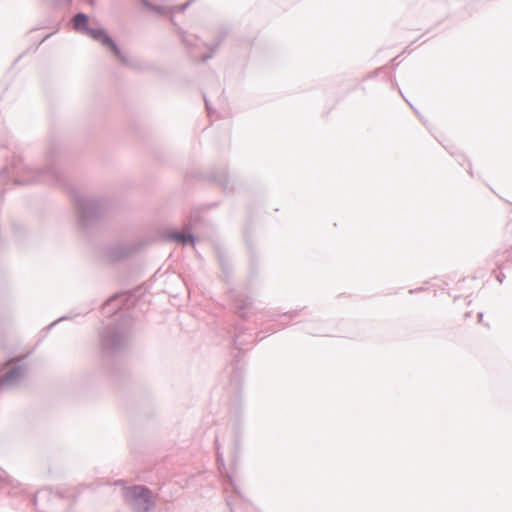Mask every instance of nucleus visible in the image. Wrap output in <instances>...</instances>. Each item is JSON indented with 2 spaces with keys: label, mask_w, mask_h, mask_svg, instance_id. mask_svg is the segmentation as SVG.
Instances as JSON below:
<instances>
[{
  "label": "nucleus",
  "mask_w": 512,
  "mask_h": 512,
  "mask_svg": "<svg viewBox=\"0 0 512 512\" xmlns=\"http://www.w3.org/2000/svg\"><path fill=\"white\" fill-rule=\"evenodd\" d=\"M142 8L158 15V16H166L169 14V9L163 5H156L151 3L149 0H139Z\"/></svg>",
  "instance_id": "nucleus-18"
},
{
  "label": "nucleus",
  "mask_w": 512,
  "mask_h": 512,
  "mask_svg": "<svg viewBox=\"0 0 512 512\" xmlns=\"http://www.w3.org/2000/svg\"><path fill=\"white\" fill-rule=\"evenodd\" d=\"M26 364L21 360L13 365V367L3 376L0 377V392L8 387L16 385L24 376Z\"/></svg>",
  "instance_id": "nucleus-13"
},
{
  "label": "nucleus",
  "mask_w": 512,
  "mask_h": 512,
  "mask_svg": "<svg viewBox=\"0 0 512 512\" xmlns=\"http://www.w3.org/2000/svg\"><path fill=\"white\" fill-rule=\"evenodd\" d=\"M179 36L182 41V43L186 47H192L196 44V36H187L183 30H179Z\"/></svg>",
  "instance_id": "nucleus-21"
},
{
  "label": "nucleus",
  "mask_w": 512,
  "mask_h": 512,
  "mask_svg": "<svg viewBox=\"0 0 512 512\" xmlns=\"http://www.w3.org/2000/svg\"><path fill=\"white\" fill-rule=\"evenodd\" d=\"M124 498L134 512H154L156 502L152 492L145 485H135L124 489Z\"/></svg>",
  "instance_id": "nucleus-7"
},
{
  "label": "nucleus",
  "mask_w": 512,
  "mask_h": 512,
  "mask_svg": "<svg viewBox=\"0 0 512 512\" xmlns=\"http://www.w3.org/2000/svg\"><path fill=\"white\" fill-rule=\"evenodd\" d=\"M54 33H55V32H52V33H49V34L45 35V36L41 39V41L39 42V44H38V45H40V44H42L43 42H45V41H46L49 37H51ZM38 47H39V46H37V47H36V49H37Z\"/></svg>",
  "instance_id": "nucleus-33"
},
{
  "label": "nucleus",
  "mask_w": 512,
  "mask_h": 512,
  "mask_svg": "<svg viewBox=\"0 0 512 512\" xmlns=\"http://www.w3.org/2000/svg\"><path fill=\"white\" fill-rule=\"evenodd\" d=\"M141 249L138 243H116L108 244L103 247V255L110 262H119L127 259L132 254Z\"/></svg>",
  "instance_id": "nucleus-11"
},
{
  "label": "nucleus",
  "mask_w": 512,
  "mask_h": 512,
  "mask_svg": "<svg viewBox=\"0 0 512 512\" xmlns=\"http://www.w3.org/2000/svg\"><path fill=\"white\" fill-rule=\"evenodd\" d=\"M136 305V296L132 292H120L111 295L102 304V313L108 316L117 314L119 311Z\"/></svg>",
  "instance_id": "nucleus-10"
},
{
  "label": "nucleus",
  "mask_w": 512,
  "mask_h": 512,
  "mask_svg": "<svg viewBox=\"0 0 512 512\" xmlns=\"http://www.w3.org/2000/svg\"><path fill=\"white\" fill-rule=\"evenodd\" d=\"M228 300L232 306L234 314L245 320L248 318V312L253 307V300L249 295L243 292L231 289L227 294Z\"/></svg>",
  "instance_id": "nucleus-12"
},
{
  "label": "nucleus",
  "mask_w": 512,
  "mask_h": 512,
  "mask_svg": "<svg viewBox=\"0 0 512 512\" xmlns=\"http://www.w3.org/2000/svg\"><path fill=\"white\" fill-rule=\"evenodd\" d=\"M386 82H389L391 84V87L397 86V83L395 81V76L392 74H389L385 77Z\"/></svg>",
  "instance_id": "nucleus-30"
},
{
  "label": "nucleus",
  "mask_w": 512,
  "mask_h": 512,
  "mask_svg": "<svg viewBox=\"0 0 512 512\" xmlns=\"http://www.w3.org/2000/svg\"><path fill=\"white\" fill-rule=\"evenodd\" d=\"M226 503L229 506L231 512H234V510H233V500L231 498H227L226 499Z\"/></svg>",
  "instance_id": "nucleus-36"
},
{
  "label": "nucleus",
  "mask_w": 512,
  "mask_h": 512,
  "mask_svg": "<svg viewBox=\"0 0 512 512\" xmlns=\"http://www.w3.org/2000/svg\"><path fill=\"white\" fill-rule=\"evenodd\" d=\"M95 304H96L95 300H92L89 303L82 304L79 308H75V309L71 310L68 314L63 315V316L59 317L57 320H55L52 323H50L48 326H46L43 329V331H45L47 333L54 326H56L58 323H60L62 321L72 320V319H74L77 316H85V315H87L88 313H90L91 311L94 310Z\"/></svg>",
  "instance_id": "nucleus-14"
},
{
  "label": "nucleus",
  "mask_w": 512,
  "mask_h": 512,
  "mask_svg": "<svg viewBox=\"0 0 512 512\" xmlns=\"http://www.w3.org/2000/svg\"><path fill=\"white\" fill-rule=\"evenodd\" d=\"M215 444H216V451H217V462H218V464L220 466L224 467V459H223V455L219 452L218 440L217 439L215 440Z\"/></svg>",
  "instance_id": "nucleus-28"
},
{
  "label": "nucleus",
  "mask_w": 512,
  "mask_h": 512,
  "mask_svg": "<svg viewBox=\"0 0 512 512\" xmlns=\"http://www.w3.org/2000/svg\"><path fill=\"white\" fill-rule=\"evenodd\" d=\"M399 90V93L401 94V96L403 97V99L406 101V103L417 113L416 109L413 107V105L404 97V95L402 94V90L400 88H398Z\"/></svg>",
  "instance_id": "nucleus-34"
},
{
  "label": "nucleus",
  "mask_w": 512,
  "mask_h": 512,
  "mask_svg": "<svg viewBox=\"0 0 512 512\" xmlns=\"http://www.w3.org/2000/svg\"><path fill=\"white\" fill-rule=\"evenodd\" d=\"M0 486L8 495L16 496L22 493L20 483L11 477L5 470L0 467Z\"/></svg>",
  "instance_id": "nucleus-15"
},
{
  "label": "nucleus",
  "mask_w": 512,
  "mask_h": 512,
  "mask_svg": "<svg viewBox=\"0 0 512 512\" xmlns=\"http://www.w3.org/2000/svg\"><path fill=\"white\" fill-rule=\"evenodd\" d=\"M444 148L452 157H461L463 160H466V155L458 150L454 145L444 146Z\"/></svg>",
  "instance_id": "nucleus-23"
},
{
  "label": "nucleus",
  "mask_w": 512,
  "mask_h": 512,
  "mask_svg": "<svg viewBox=\"0 0 512 512\" xmlns=\"http://www.w3.org/2000/svg\"><path fill=\"white\" fill-rule=\"evenodd\" d=\"M170 20H171V22H174V16H173V14H171V16H170Z\"/></svg>",
  "instance_id": "nucleus-42"
},
{
  "label": "nucleus",
  "mask_w": 512,
  "mask_h": 512,
  "mask_svg": "<svg viewBox=\"0 0 512 512\" xmlns=\"http://www.w3.org/2000/svg\"><path fill=\"white\" fill-rule=\"evenodd\" d=\"M497 268L500 270L499 272H497L496 270H493V273L495 274V277L497 279V281L502 284L504 279H505V274L502 272V268H503V264H498L497 263Z\"/></svg>",
  "instance_id": "nucleus-25"
},
{
  "label": "nucleus",
  "mask_w": 512,
  "mask_h": 512,
  "mask_svg": "<svg viewBox=\"0 0 512 512\" xmlns=\"http://www.w3.org/2000/svg\"><path fill=\"white\" fill-rule=\"evenodd\" d=\"M216 257L221 268L222 273L224 274L225 280L229 282L232 279L233 275V265L231 260L227 254V252L222 249L220 246L215 247Z\"/></svg>",
  "instance_id": "nucleus-16"
},
{
  "label": "nucleus",
  "mask_w": 512,
  "mask_h": 512,
  "mask_svg": "<svg viewBox=\"0 0 512 512\" xmlns=\"http://www.w3.org/2000/svg\"><path fill=\"white\" fill-rule=\"evenodd\" d=\"M219 335L230 339L231 361L226 370L230 374L231 383L239 385L244 373V347L254 342L253 331L243 321L235 320L228 328H222Z\"/></svg>",
  "instance_id": "nucleus-2"
},
{
  "label": "nucleus",
  "mask_w": 512,
  "mask_h": 512,
  "mask_svg": "<svg viewBox=\"0 0 512 512\" xmlns=\"http://www.w3.org/2000/svg\"><path fill=\"white\" fill-rule=\"evenodd\" d=\"M0 147L7 148L8 145H7V143H0Z\"/></svg>",
  "instance_id": "nucleus-39"
},
{
  "label": "nucleus",
  "mask_w": 512,
  "mask_h": 512,
  "mask_svg": "<svg viewBox=\"0 0 512 512\" xmlns=\"http://www.w3.org/2000/svg\"><path fill=\"white\" fill-rule=\"evenodd\" d=\"M201 212L202 208H196L190 213L187 221H185L183 224V229L187 231L186 233H182L174 227H167L163 230L162 237L168 242L182 244L184 246L195 245L197 237L191 231L197 228V226L201 223Z\"/></svg>",
  "instance_id": "nucleus-5"
},
{
  "label": "nucleus",
  "mask_w": 512,
  "mask_h": 512,
  "mask_svg": "<svg viewBox=\"0 0 512 512\" xmlns=\"http://www.w3.org/2000/svg\"><path fill=\"white\" fill-rule=\"evenodd\" d=\"M325 321L305 322L301 331L312 336L325 337L331 336L330 331L325 327Z\"/></svg>",
  "instance_id": "nucleus-17"
},
{
  "label": "nucleus",
  "mask_w": 512,
  "mask_h": 512,
  "mask_svg": "<svg viewBox=\"0 0 512 512\" xmlns=\"http://www.w3.org/2000/svg\"><path fill=\"white\" fill-rule=\"evenodd\" d=\"M477 317H478V321H479V322H482V319H483V312H479V313L477 314Z\"/></svg>",
  "instance_id": "nucleus-38"
},
{
  "label": "nucleus",
  "mask_w": 512,
  "mask_h": 512,
  "mask_svg": "<svg viewBox=\"0 0 512 512\" xmlns=\"http://www.w3.org/2000/svg\"><path fill=\"white\" fill-rule=\"evenodd\" d=\"M357 87H358V85H354V86L350 89V91L355 90Z\"/></svg>",
  "instance_id": "nucleus-41"
},
{
  "label": "nucleus",
  "mask_w": 512,
  "mask_h": 512,
  "mask_svg": "<svg viewBox=\"0 0 512 512\" xmlns=\"http://www.w3.org/2000/svg\"><path fill=\"white\" fill-rule=\"evenodd\" d=\"M306 309H307V307L303 306V307H300L297 309L283 312L280 314V318H288L289 320H294L295 318H297L300 315L301 312L305 311Z\"/></svg>",
  "instance_id": "nucleus-20"
},
{
  "label": "nucleus",
  "mask_w": 512,
  "mask_h": 512,
  "mask_svg": "<svg viewBox=\"0 0 512 512\" xmlns=\"http://www.w3.org/2000/svg\"><path fill=\"white\" fill-rule=\"evenodd\" d=\"M28 502L39 512H66L74 500L62 493H53L50 488L38 490L33 496L25 495Z\"/></svg>",
  "instance_id": "nucleus-4"
},
{
  "label": "nucleus",
  "mask_w": 512,
  "mask_h": 512,
  "mask_svg": "<svg viewBox=\"0 0 512 512\" xmlns=\"http://www.w3.org/2000/svg\"><path fill=\"white\" fill-rule=\"evenodd\" d=\"M360 89L365 93L366 92V87L365 86H360Z\"/></svg>",
  "instance_id": "nucleus-40"
},
{
  "label": "nucleus",
  "mask_w": 512,
  "mask_h": 512,
  "mask_svg": "<svg viewBox=\"0 0 512 512\" xmlns=\"http://www.w3.org/2000/svg\"><path fill=\"white\" fill-rule=\"evenodd\" d=\"M129 329L122 321L108 324L99 333L100 356L104 371L116 380L126 377L127 371L118 354L128 342Z\"/></svg>",
  "instance_id": "nucleus-1"
},
{
  "label": "nucleus",
  "mask_w": 512,
  "mask_h": 512,
  "mask_svg": "<svg viewBox=\"0 0 512 512\" xmlns=\"http://www.w3.org/2000/svg\"><path fill=\"white\" fill-rule=\"evenodd\" d=\"M231 430L232 440L230 448V457L233 464H237L242 453V441L244 432V415L241 400L232 411L231 419L228 423Z\"/></svg>",
  "instance_id": "nucleus-6"
},
{
  "label": "nucleus",
  "mask_w": 512,
  "mask_h": 512,
  "mask_svg": "<svg viewBox=\"0 0 512 512\" xmlns=\"http://www.w3.org/2000/svg\"><path fill=\"white\" fill-rule=\"evenodd\" d=\"M220 44L221 43L217 40H214V42H212V43L206 44L205 46L209 50V53L205 54L201 57V62H206L209 59H211L213 57V54L219 48Z\"/></svg>",
  "instance_id": "nucleus-19"
},
{
  "label": "nucleus",
  "mask_w": 512,
  "mask_h": 512,
  "mask_svg": "<svg viewBox=\"0 0 512 512\" xmlns=\"http://www.w3.org/2000/svg\"><path fill=\"white\" fill-rule=\"evenodd\" d=\"M231 31V27L229 25H223L221 26L219 29H218V32H217V35H216V38L215 40L219 41L220 43H222L226 37L228 36V34L230 33Z\"/></svg>",
  "instance_id": "nucleus-22"
},
{
  "label": "nucleus",
  "mask_w": 512,
  "mask_h": 512,
  "mask_svg": "<svg viewBox=\"0 0 512 512\" xmlns=\"http://www.w3.org/2000/svg\"><path fill=\"white\" fill-rule=\"evenodd\" d=\"M456 159V161L461 165L463 166L465 162L468 163L469 165V168H468V173L473 176V170H472V165L470 163V160L466 157V160H463V158L461 157H454Z\"/></svg>",
  "instance_id": "nucleus-27"
},
{
  "label": "nucleus",
  "mask_w": 512,
  "mask_h": 512,
  "mask_svg": "<svg viewBox=\"0 0 512 512\" xmlns=\"http://www.w3.org/2000/svg\"><path fill=\"white\" fill-rule=\"evenodd\" d=\"M203 99H204L205 107H206L207 111L210 112V109H211L210 108V103H209V101H208V99H207L205 94H203Z\"/></svg>",
  "instance_id": "nucleus-35"
},
{
  "label": "nucleus",
  "mask_w": 512,
  "mask_h": 512,
  "mask_svg": "<svg viewBox=\"0 0 512 512\" xmlns=\"http://www.w3.org/2000/svg\"><path fill=\"white\" fill-rule=\"evenodd\" d=\"M278 326H279L278 329H285L289 326V322L279 321Z\"/></svg>",
  "instance_id": "nucleus-31"
},
{
  "label": "nucleus",
  "mask_w": 512,
  "mask_h": 512,
  "mask_svg": "<svg viewBox=\"0 0 512 512\" xmlns=\"http://www.w3.org/2000/svg\"><path fill=\"white\" fill-rule=\"evenodd\" d=\"M386 69H387V66H382V67H379V68L369 72L365 77H363L362 82L377 77L381 72L385 71Z\"/></svg>",
  "instance_id": "nucleus-24"
},
{
  "label": "nucleus",
  "mask_w": 512,
  "mask_h": 512,
  "mask_svg": "<svg viewBox=\"0 0 512 512\" xmlns=\"http://www.w3.org/2000/svg\"><path fill=\"white\" fill-rule=\"evenodd\" d=\"M265 338V336H261L260 333H257L256 334V337L254 338V342H258V341H261Z\"/></svg>",
  "instance_id": "nucleus-37"
},
{
  "label": "nucleus",
  "mask_w": 512,
  "mask_h": 512,
  "mask_svg": "<svg viewBox=\"0 0 512 512\" xmlns=\"http://www.w3.org/2000/svg\"><path fill=\"white\" fill-rule=\"evenodd\" d=\"M199 176L220 187L225 194H230L236 189L235 179L229 175L227 167L224 165L214 166L205 173H199Z\"/></svg>",
  "instance_id": "nucleus-9"
},
{
  "label": "nucleus",
  "mask_w": 512,
  "mask_h": 512,
  "mask_svg": "<svg viewBox=\"0 0 512 512\" xmlns=\"http://www.w3.org/2000/svg\"><path fill=\"white\" fill-rule=\"evenodd\" d=\"M424 290H425V288H424V287H419V288H415V289H410V290H409V293H410V294H415V293L422 292V291H424Z\"/></svg>",
  "instance_id": "nucleus-32"
},
{
  "label": "nucleus",
  "mask_w": 512,
  "mask_h": 512,
  "mask_svg": "<svg viewBox=\"0 0 512 512\" xmlns=\"http://www.w3.org/2000/svg\"><path fill=\"white\" fill-rule=\"evenodd\" d=\"M72 29L100 43L107 51L117 58L123 65L129 66L128 57L122 52L118 44L111 37L108 30L104 28L96 18L82 11H78L70 20Z\"/></svg>",
  "instance_id": "nucleus-3"
},
{
  "label": "nucleus",
  "mask_w": 512,
  "mask_h": 512,
  "mask_svg": "<svg viewBox=\"0 0 512 512\" xmlns=\"http://www.w3.org/2000/svg\"><path fill=\"white\" fill-rule=\"evenodd\" d=\"M243 239L248 250V280L253 282L260 275L262 260L250 224H247L244 228Z\"/></svg>",
  "instance_id": "nucleus-8"
},
{
  "label": "nucleus",
  "mask_w": 512,
  "mask_h": 512,
  "mask_svg": "<svg viewBox=\"0 0 512 512\" xmlns=\"http://www.w3.org/2000/svg\"><path fill=\"white\" fill-rule=\"evenodd\" d=\"M13 232L16 237H20L22 234L25 233V228L21 224H13Z\"/></svg>",
  "instance_id": "nucleus-26"
},
{
  "label": "nucleus",
  "mask_w": 512,
  "mask_h": 512,
  "mask_svg": "<svg viewBox=\"0 0 512 512\" xmlns=\"http://www.w3.org/2000/svg\"><path fill=\"white\" fill-rule=\"evenodd\" d=\"M280 314L281 313H276L275 311H268L265 313V316L271 321H276L277 318L280 317Z\"/></svg>",
  "instance_id": "nucleus-29"
}]
</instances>
